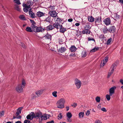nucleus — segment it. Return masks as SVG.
<instances>
[{
    "mask_svg": "<svg viewBox=\"0 0 123 123\" xmlns=\"http://www.w3.org/2000/svg\"><path fill=\"white\" fill-rule=\"evenodd\" d=\"M76 35L78 36H79L80 35H81L82 34V32L80 31H76Z\"/></svg>",
    "mask_w": 123,
    "mask_h": 123,
    "instance_id": "e433bc0d",
    "label": "nucleus"
},
{
    "mask_svg": "<svg viewBox=\"0 0 123 123\" xmlns=\"http://www.w3.org/2000/svg\"><path fill=\"white\" fill-rule=\"evenodd\" d=\"M58 117L60 119H61L62 118V113H60L58 115Z\"/></svg>",
    "mask_w": 123,
    "mask_h": 123,
    "instance_id": "5fc2aeb1",
    "label": "nucleus"
},
{
    "mask_svg": "<svg viewBox=\"0 0 123 123\" xmlns=\"http://www.w3.org/2000/svg\"><path fill=\"white\" fill-rule=\"evenodd\" d=\"M35 118L37 119H39L40 120L41 119L42 116V113L39 111H38L36 112L35 114Z\"/></svg>",
    "mask_w": 123,
    "mask_h": 123,
    "instance_id": "f03ea898",
    "label": "nucleus"
},
{
    "mask_svg": "<svg viewBox=\"0 0 123 123\" xmlns=\"http://www.w3.org/2000/svg\"><path fill=\"white\" fill-rule=\"evenodd\" d=\"M75 84L77 88L78 89L81 86V83L80 81L78 79L75 80Z\"/></svg>",
    "mask_w": 123,
    "mask_h": 123,
    "instance_id": "423d86ee",
    "label": "nucleus"
},
{
    "mask_svg": "<svg viewBox=\"0 0 123 123\" xmlns=\"http://www.w3.org/2000/svg\"><path fill=\"white\" fill-rule=\"evenodd\" d=\"M54 29V27L53 25H49V26L46 27V29L47 31L52 30Z\"/></svg>",
    "mask_w": 123,
    "mask_h": 123,
    "instance_id": "dca6fc26",
    "label": "nucleus"
},
{
    "mask_svg": "<svg viewBox=\"0 0 123 123\" xmlns=\"http://www.w3.org/2000/svg\"><path fill=\"white\" fill-rule=\"evenodd\" d=\"M49 14L51 16L55 17L57 16V13L55 11H50L49 12Z\"/></svg>",
    "mask_w": 123,
    "mask_h": 123,
    "instance_id": "39448f33",
    "label": "nucleus"
},
{
    "mask_svg": "<svg viewBox=\"0 0 123 123\" xmlns=\"http://www.w3.org/2000/svg\"><path fill=\"white\" fill-rule=\"evenodd\" d=\"M65 100L64 98H61L56 103L57 107L58 108H62L64 107V104Z\"/></svg>",
    "mask_w": 123,
    "mask_h": 123,
    "instance_id": "f257e3e1",
    "label": "nucleus"
},
{
    "mask_svg": "<svg viewBox=\"0 0 123 123\" xmlns=\"http://www.w3.org/2000/svg\"><path fill=\"white\" fill-rule=\"evenodd\" d=\"M21 45L22 47L23 48H25L26 46L25 45V44L23 43H21Z\"/></svg>",
    "mask_w": 123,
    "mask_h": 123,
    "instance_id": "4d7b16f0",
    "label": "nucleus"
},
{
    "mask_svg": "<svg viewBox=\"0 0 123 123\" xmlns=\"http://www.w3.org/2000/svg\"><path fill=\"white\" fill-rule=\"evenodd\" d=\"M115 16L114 17V18H115L116 19L118 20V19H119L121 18V16L118 15L117 13H115Z\"/></svg>",
    "mask_w": 123,
    "mask_h": 123,
    "instance_id": "c756f323",
    "label": "nucleus"
},
{
    "mask_svg": "<svg viewBox=\"0 0 123 123\" xmlns=\"http://www.w3.org/2000/svg\"><path fill=\"white\" fill-rule=\"evenodd\" d=\"M112 41V38H110L107 41V45L110 44L111 43V41Z\"/></svg>",
    "mask_w": 123,
    "mask_h": 123,
    "instance_id": "ea45409f",
    "label": "nucleus"
},
{
    "mask_svg": "<svg viewBox=\"0 0 123 123\" xmlns=\"http://www.w3.org/2000/svg\"><path fill=\"white\" fill-rule=\"evenodd\" d=\"M95 23L97 25L100 24L102 23V18L101 16H98L95 18Z\"/></svg>",
    "mask_w": 123,
    "mask_h": 123,
    "instance_id": "20e7f679",
    "label": "nucleus"
},
{
    "mask_svg": "<svg viewBox=\"0 0 123 123\" xmlns=\"http://www.w3.org/2000/svg\"><path fill=\"white\" fill-rule=\"evenodd\" d=\"M112 95H109L107 94L106 95V97L107 99L109 101L110 99V96H111Z\"/></svg>",
    "mask_w": 123,
    "mask_h": 123,
    "instance_id": "79ce46f5",
    "label": "nucleus"
},
{
    "mask_svg": "<svg viewBox=\"0 0 123 123\" xmlns=\"http://www.w3.org/2000/svg\"><path fill=\"white\" fill-rule=\"evenodd\" d=\"M95 123H102L99 120H96L95 122Z\"/></svg>",
    "mask_w": 123,
    "mask_h": 123,
    "instance_id": "e2e57ef3",
    "label": "nucleus"
},
{
    "mask_svg": "<svg viewBox=\"0 0 123 123\" xmlns=\"http://www.w3.org/2000/svg\"><path fill=\"white\" fill-rule=\"evenodd\" d=\"M26 118L27 119H30L32 120V117L29 114L26 117Z\"/></svg>",
    "mask_w": 123,
    "mask_h": 123,
    "instance_id": "603ef678",
    "label": "nucleus"
},
{
    "mask_svg": "<svg viewBox=\"0 0 123 123\" xmlns=\"http://www.w3.org/2000/svg\"><path fill=\"white\" fill-rule=\"evenodd\" d=\"M44 29L42 28L41 27H37L34 32H42L44 31Z\"/></svg>",
    "mask_w": 123,
    "mask_h": 123,
    "instance_id": "0eeeda50",
    "label": "nucleus"
},
{
    "mask_svg": "<svg viewBox=\"0 0 123 123\" xmlns=\"http://www.w3.org/2000/svg\"><path fill=\"white\" fill-rule=\"evenodd\" d=\"M116 31V28L113 25L111 26L108 29V31L111 33H113Z\"/></svg>",
    "mask_w": 123,
    "mask_h": 123,
    "instance_id": "6e6552de",
    "label": "nucleus"
},
{
    "mask_svg": "<svg viewBox=\"0 0 123 123\" xmlns=\"http://www.w3.org/2000/svg\"><path fill=\"white\" fill-rule=\"evenodd\" d=\"M31 8L29 9V14L32 18H34L36 17V16L34 13L31 11Z\"/></svg>",
    "mask_w": 123,
    "mask_h": 123,
    "instance_id": "1a4fd4ad",
    "label": "nucleus"
},
{
    "mask_svg": "<svg viewBox=\"0 0 123 123\" xmlns=\"http://www.w3.org/2000/svg\"><path fill=\"white\" fill-rule=\"evenodd\" d=\"M23 108V107H19L18 109L17 112L15 114L16 116H18L21 113L22 110Z\"/></svg>",
    "mask_w": 123,
    "mask_h": 123,
    "instance_id": "2eb2a0df",
    "label": "nucleus"
},
{
    "mask_svg": "<svg viewBox=\"0 0 123 123\" xmlns=\"http://www.w3.org/2000/svg\"><path fill=\"white\" fill-rule=\"evenodd\" d=\"M32 117V119L33 118H35V114L34 112H31L29 114Z\"/></svg>",
    "mask_w": 123,
    "mask_h": 123,
    "instance_id": "4c0bfd02",
    "label": "nucleus"
},
{
    "mask_svg": "<svg viewBox=\"0 0 123 123\" xmlns=\"http://www.w3.org/2000/svg\"><path fill=\"white\" fill-rule=\"evenodd\" d=\"M60 32L62 33H64L67 31L66 29L63 27L62 25V26L60 27Z\"/></svg>",
    "mask_w": 123,
    "mask_h": 123,
    "instance_id": "6ab92c4d",
    "label": "nucleus"
},
{
    "mask_svg": "<svg viewBox=\"0 0 123 123\" xmlns=\"http://www.w3.org/2000/svg\"><path fill=\"white\" fill-rule=\"evenodd\" d=\"M15 10L18 11H20V8L17 5H15Z\"/></svg>",
    "mask_w": 123,
    "mask_h": 123,
    "instance_id": "a19ab883",
    "label": "nucleus"
},
{
    "mask_svg": "<svg viewBox=\"0 0 123 123\" xmlns=\"http://www.w3.org/2000/svg\"><path fill=\"white\" fill-rule=\"evenodd\" d=\"M103 31L104 33H105L107 32L108 31V29L106 27H105L103 29Z\"/></svg>",
    "mask_w": 123,
    "mask_h": 123,
    "instance_id": "37998d69",
    "label": "nucleus"
},
{
    "mask_svg": "<svg viewBox=\"0 0 123 123\" xmlns=\"http://www.w3.org/2000/svg\"><path fill=\"white\" fill-rule=\"evenodd\" d=\"M105 62L106 63V62L108 61V58L107 57H105Z\"/></svg>",
    "mask_w": 123,
    "mask_h": 123,
    "instance_id": "052dcab7",
    "label": "nucleus"
},
{
    "mask_svg": "<svg viewBox=\"0 0 123 123\" xmlns=\"http://www.w3.org/2000/svg\"><path fill=\"white\" fill-rule=\"evenodd\" d=\"M57 92L56 91H54L53 92L52 94L53 96L55 97H57Z\"/></svg>",
    "mask_w": 123,
    "mask_h": 123,
    "instance_id": "49530a36",
    "label": "nucleus"
},
{
    "mask_svg": "<svg viewBox=\"0 0 123 123\" xmlns=\"http://www.w3.org/2000/svg\"><path fill=\"white\" fill-rule=\"evenodd\" d=\"M90 113V111L88 110L86 112V114L87 116H88Z\"/></svg>",
    "mask_w": 123,
    "mask_h": 123,
    "instance_id": "bf43d9fd",
    "label": "nucleus"
},
{
    "mask_svg": "<svg viewBox=\"0 0 123 123\" xmlns=\"http://www.w3.org/2000/svg\"><path fill=\"white\" fill-rule=\"evenodd\" d=\"M13 1L18 5L20 4H21L19 0H13Z\"/></svg>",
    "mask_w": 123,
    "mask_h": 123,
    "instance_id": "a18cd8bd",
    "label": "nucleus"
},
{
    "mask_svg": "<svg viewBox=\"0 0 123 123\" xmlns=\"http://www.w3.org/2000/svg\"><path fill=\"white\" fill-rule=\"evenodd\" d=\"M36 24H32L31 25V27L33 31H35V30L36 29L37 26L36 25Z\"/></svg>",
    "mask_w": 123,
    "mask_h": 123,
    "instance_id": "bb28decb",
    "label": "nucleus"
},
{
    "mask_svg": "<svg viewBox=\"0 0 123 123\" xmlns=\"http://www.w3.org/2000/svg\"><path fill=\"white\" fill-rule=\"evenodd\" d=\"M88 41H93L92 44H95V41L94 39L93 38H90L89 37L88 38Z\"/></svg>",
    "mask_w": 123,
    "mask_h": 123,
    "instance_id": "c85d7f7f",
    "label": "nucleus"
},
{
    "mask_svg": "<svg viewBox=\"0 0 123 123\" xmlns=\"http://www.w3.org/2000/svg\"><path fill=\"white\" fill-rule=\"evenodd\" d=\"M76 48L74 45L71 46L70 48V51L72 52H74L76 50Z\"/></svg>",
    "mask_w": 123,
    "mask_h": 123,
    "instance_id": "4be33fe9",
    "label": "nucleus"
},
{
    "mask_svg": "<svg viewBox=\"0 0 123 123\" xmlns=\"http://www.w3.org/2000/svg\"><path fill=\"white\" fill-rule=\"evenodd\" d=\"M117 63V62H116L115 63H114L112 65V66L111 68L112 69L111 70V71L114 72V69H116V67H117L116 63Z\"/></svg>",
    "mask_w": 123,
    "mask_h": 123,
    "instance_id": "a211bd4d",
    "label": "nucleus"
},
{
    "mask_svg": "<svg viewBox=\"0 0 123 123\" xmlns=\"http://www.w3.org/2000/svg\"><path fill=\"white\" fill-rule=\"evenodd\" d=\"M26 84L25 81L24 80H23L22 82V86L23 88H24Z\"/></svg>",
    "mask_w": 123,
    "mask_h": 123,
    "instance_id": "72a5a7b5",
    "label": "nucleus"
},
{
    "mask_svg": "<svg viewBox=\"0 0 123 123\" xmlns=\"http://www.w3.org/2000/svg\"><path fill=\"white\" fill-rule=\"evenodd\" d=\"M100 98L99 97H97L95 98V100L97 102H99L100 101Z\"/></svg>",
    "mask_w": 123,
    "mask_h": 123,
    "instance_id": "c03bdc74",
    "label": "nucleus"
},
{
    "mask_svg": "<svg viewBox=\"0 0 123 123\" xmlns=\"http://www.w3.org/2000/svg\"><path fill=\"white\" fill-rule=\"evenodd\" d=\"M44 37L46 39L49 40L50 41L51 40V36L49 34H48V33L44 36Z\"/></svg>",
    "mask_w": 123,
    "mask_h": 123,
    "instance_id": "aec40b11",
    "label": "nucleus"
},
{
    "mask_svg": "<svg viewBox=\"0 0 123 123\" xmlns=\"http://www.w3.org/2000/svg\"><path fill=\"white\" fill-rule=\"evenodd\" d=\"M99 48L98 47H95L93 49H91L90 51L91 52H95L98 50L99 49Z\"/></svg>",
    "mask_w": 123,
    "mask_h": 123,
    "instance_id": "a878e982",
    "label": "nucleus"
},
{
    "mask_svg": "<svg viewBox=\"0 0 123 123\" xmlns=\"http://www.w3.org/2000/svg\"><path fill=\"white\" fill-rule=\"evenodd\" d=\"M106 63L105 62V60H104L103 61H102L100 64V66H103Z\"/></svg>",
    "mask_w": 123,
    "mask_h": 123,
    "instance_id": "de8ad7c7",
    "label": "nucleus"
},
{
    "mask_svg": "<svg viewBox=\"0 0 123 123\" xmlns=\"http://www.w3.org/2000/svg\"><path fill=\"white\" fill-rule=\"evenodd\" d=\"M26 31L29 32H33V31L32 30L31 27L28 26L26 28Z\"/></svg>",
    "mask_w": 123,
    "mask_h": 123,
    "instance_id": "393cba45",
    "label": "nucleus"
},
{
    "mask_svg": "<svg viewBox=\"0 0 123 123\" xmlns=\"http://www.w3.org/2000/svg\"><path fill=\"white\" fill-rule=\"evenodd\" d=\"M95 18H94L92 16H91L90 17H89L88 20L90 22H93L94 21Z\"/></svg>",
    "mask_w": 123,
    "mask_h": 123,
    "instance_id": "cd10ccee",
    "label": "nucleus"
},
{
    "mask_svg": "<svg viewBox=\"0 0 123 123\" xmlns=\"http://www.w3.org/2000/svg\"><path fill=\"white\" fill-rule=\"evenodd\" d=\"M24 123H31L29 121L26 120L24 121Z\"/></svg>",
    "mask_w": 123,
    "mask_h": 123,
    "instance_id": "6e6d98bb",
    "label": "nucleus"
},
{
    "mask_svg": "<svg viewBox=\"0 0 123 123\" xmlns=\"http://www.w3.org/2000/svg\"><path fill=\"white\" fill-rule=\"evenodd\" d=\"M43 92V90H41L36 92L35 93L38 96H39Z\"/></svg>",
    "mask_w": 123,
    "mask_h": 123,
    "instance_id": "b1692460",
    "label": "nucleus"
},
{
    "mask_svg": "<svg viewBox=\"0 0 123 123\" xmlns=\"http://www.w3.org/2000/svg\"><path fill=\"white\" fill-rule=\"evenodd\" d=\"M45 14V13L39 11L37 12L36 15L38 17L40 18L44 16Z\"/></svg>",
    "mask_w": 123,
    "mask_h": 123,
    "instance_id": "ddd939ff",
    "label": "nucleus"
},
{
    "mask_svg": "<svg viewBox=\"0 0 123 123\" xmlns=\"http://www.w3.org/2000/svg\"><path fill=\"white\" fill-rule=\"evenodd\" d=\"M32 1L30 0H28L26 4H23V6L24 7L31 8L30 6L32 5Z\"/></svg>",
    "mask_w": 123,
    "mask_h": 123,
    "instance_id": "7ed1b4c3",
    "label": "nucleus"
},
{
    "mask_svg": "<svg viewBox=\"0 0 123 123\" xmlns=\"http://www.w3.org/2000/svg\"><path fill=\"white\" fill-rule=\"evenodd\" d=\"M116 88V87L114 86L111 88L109 89V94L111 95H112L115 92V90Z\"/></svg>",
    "mask_w": 123,
    "mask_h": 123,
    "instance_id": "9b49d317",
    "label": "nucleus"
},
{
    "mask_svg": "<svg viewBox=\"0 0 123 123\" xmlns=\"http://www.w3.org/2000/svg\"><path fill=\"white\" fill-rule=\"evenodd\" d=\"M55 6H50L49 7V10L50 11H54V10L55 9Z\"/></svg>",
    "mask_w": 123,
    "mask_h": 123,
    "instance_id": "f704fd0d",
    "label": "nucleus"
},
{
    "mask_svg": "<svg viewBox=\"0 0 123 123\" xmlns=\"http://www.w3.org/2000/svg\"><path fill=\"white\" fill-rule=\"evenodd\" d=\"M101 110L104 111L106 112L107 111V110L104 107H103L101 108Z\"/></svg>",
    "mask_w": 123,
    "mask_h": 123,
    "instance_id": "13d9d810",
    "label": "nucleus"
},
{
    "mask_svg": "<svg viewBox=\"0 0 123 123\" xmlns=\"http://www.w3.org/2000/svg\"><path fill=\"white\" fill-rule=\"evenodd\" d=\"M73 20V19L72 18H70L68 20V22H72Z\"/></svg>",
    "mask_w": 123,
    "mask_h": 123,
    "instance_id": "774afa93",
    "label": "nucleus"
},
{
    "mask_svg": "<svg viewBox=\"0 0 123 123\" xmlns=\"http://www.w3.org/2000/svg\"><path fill=\"white\" fill-rule=\"evenodd\" d=\"M113 72H113V71H111L110 72H109L108 73V76H107V77L108 78H109L110 77V76L111 75V74L113 73Z\"/></svg>",
    "mask_w": 123,
    "mask_h": 123,
    "instance_id": "3c124183",
    "label": "nucleus"
},
{
    "mask_svg": "<svg viewBox=\"0 0 123 123\" xmlns=\"http://www.w3.org/2000/svg\"><path fill=\"white\" fill-rule=\"evenodd\" d=\"M53 25L54 29L56 28L57 30L60 29V27L62 25L60 24L58 22L57 23L55 22V23H54Z\"/></svg>",
    "mask_w": 123,
    "mask_h": 123,
    "instance_id": "f8f14e48",
    "label": "nucleus"
},
{
    "mask_svg": "<svg viewBox=\"0 0 123 123\" xmlns=\"http://www.w3.org/2000/svg\"><path fill=\"white\" fill-rule=\"evenodd\" d=\"M42 117H42L41 119L40 120H39V122L40 123H42V121L43 120H46L47 119V116H43V115L42 116Z\"/></svg>",
    "mask_w": 123,
    "mask_h": 123,
    "instance_id": "5701e85b",
    "label": "nucleus"
},
{
    "mask_svg": "<svg viewBox=\"0 0 123 123\" xmlns=\"http://www.w3.org/2000/svg\"><path fill=\"white\" fill-rule=\"evenodd\" d=\"M19 18L21 20H26V18L25 17L24 15H20L19 16Z\"/></svg>",
    "mask_w": 123,
    "mask_h": 123,
    "instance_id": "7c9ffc66",
    "label": "nucleus"
},
{
    "mask_svg": "<svg viewBox=\"0 0 123 123\" xmlns=\"http://www.w3.org/2000/svg\"><path fill=\"white\" fill-rule=\"evenodd\" d=\"M30 8H27V7H25V8L23 9L24 11L26 12H27L28 11V9Z\"/></svg>",
    "mask_w": 123,
    "mask_h": 123,
    "instance_id": "09e8293b",
    "label": "nucleus"
},
{
    "mask_svg": "<svg viewBox=\"0 0 123 123\" xmlns=\"http://www.w3.org/2000/svg\"><path fill=\"white\" fill-rule=\"evenodd\" d=\"M4 113V111H2L1 112H0V117L3 116Z\"/></svg>",
    "mask_w": 123,
    "mask_h": 123,
    "instance_id": "864d4df0",
    "label": "nucleus"
},
{
    "mask_svg": "<svg viewBox=\"0 0 123 123\" xmlns=\"http://www.w3.org/2000/svg\"><path fill=\"white\" fill-rule=\"evenodd\" d=\"M57 18L56 20V21H59V22L60 23L62 21L61 19L59 17H58V16H57Z\"/></svg>",
    "mask_w": 123,
    "mask_h": 123,
    "instance_id": "8fccbe9b",
    "label": "nucleus"
},
{
    "mask_svg": "<svg viewBox=\"0 0 123 123\" xmlns=\"http://www.w3.org/2000/svg\"><path fill=\"white\" fill-rule=\"evenodd\" d=\"M66 49L65 47H61V48L58 50V51L60 53H62L65 52Z\"/></svg>",
    "mask_w": 123,
    "mask_h": 123,
    "instance_id": "f3484780",
    "label": "nucleus"
},
{
    "mask_svg": "<svg viewBox=\"0 0 123 123\" xmlns=\"http://www.w3.org/2000/svg\"><path fill=\"white\" fill-rule=\"evenodd\" d=\"M79 115L80 118L83 117L84 115V113L83 112H81L79 113Z\"/></svg>",
    "mask_w": 123,
    "mask_h": 123,
    "instance_id": "473e14b6",
    "label": "nucleus"
},
{
    "mask_svg": "<svg viewBox=\"0 0 123 123\" xmlns=\"http://www.w3.org/2000/svg\"><path fill=\"white\" fill-rule=\"evenodd\" d=\"M86 52L85 51L82 52L81 53V56L82 57H85L86 56Z\"/></svg>",
    "mask_w": 123,
    "mask_h": 123,
    "instance_id": "58836bf2",
    "label": "nucleus"
},
{
    "mask_svg": "<svg viewBox=\"0 0 123 123\" xmlns=\"http://www.w3.org/2000/svg\"><path fill=\"white\" fill-rule=\"evenodd\" d=\"M90 32L91 31L90 30L86 29H85V30H83L82 31V33L83 34H90Z\"/></svg>",
    "mask_w": 123,
    "mask_h": 123,
    "instance_id": "412c9836",
    "label": "nucleus"
},
{
    "mask_svg": "<svg viewBox=\"0 0 123 123\" xmlns=\"http://www.w3.org/2000/svg\"><path fill=\"white\" fill-rule=\"evenodd\" d=\"M104 22L106 25H108L111 23V20L110 18H108L105 19Z\"/></svg>",
    "mask_w": 123,
    "mask_h": 123,
    "instance_id": "4468645a",
    "label": "nucleus"
},
{
    "mask_svg": "<svg viewBox=\"0 0 123 123\" xmlns=\"http://www.w3.org/2000/svg\"><path fill=\"white\" fill-rule=\"evenodd\" d=\"M49 17H48L45 19V21L46 22H50V20H49Z\"/></svg>",
    "mask_w": 123,
    "mask_h": 123,
    "instance_id": "69168bd1",
    "label": "nucleus"
},
{
    "mask_svg": "<svg viewBox=\"0 0 123 123\" xmlns=\"http://www.w3.org/2000/svg\"><path fill=\"white\" fill-rule=\"evenodd\" d=\"M67 116L68 118H70L71 117L72 115L70 112H68L67 113Z\"/></svg>",
    "mask_w": 123,
    "mask_h": 123,
    "instance_id": "2f4dec72",
    "label": "nucleus"
},
{
    "mask_svg": "<svg viewBox=\"0 0 123 123\" xmlns=\"http://www.w3.org/2000/svg\"><path fill=\"white\" fill-rule=\"evenodd\" d=\"M91 27L89 24H87L86 25V26L85 27V29L88 30L90 29Z\"/></svg>",
    "mask_w": 123,
    "mask_h": 123,
    "instance_id": "c9c22d12",
    "label": "nucleus"
},
{
    "mask_svg": "<svg viewBox=\"0 0 123 123\" xmlns=\"http://www.w3.org/2000/svg\"><path fill=\"white\" fill-rule=\"evenodd\" d=\"M36 97V96H35L34 94H32V95L31 98L32 99H33Z\"/></svg>",
    "mask_w": 123,
    "mask_h": 123,
    "instance_id": "338daca9",
    "label": "nucleus"
},
{
    "mask_svg": "<svg viewBox=\"0 0 123 123\" xmlns=\"http://www.w3.org/2000/svg\"><path fill=\"white\" fill-rule=\"evenodd\" d=\"M23 88L21 84L18 85L16 88V90L18 92H22Z\"/></svg>",
    "mask_w": 123,
    "mask_h": 123,
    "instance_id": "9d476101",
    "label": "nucleus"
},
{
    "mask_svg": "<svg viewBox=\"0 0 123 123\" xmlns=\"http://www.w3.org/2000/svg\"><path fill=\"white\" fill-rule=\"evenodd\" d=\"M76 105L77 104L75 103H74L71 105V106L74 108L75 107Z\"/></svg>",
    "mask_w": 123,
    "mask_h": 123,
    "instance_id": "680f3d73",
    "label": "nucleus"
},
{
    "mask_svg": "<svg viewBox=\"0 0 123 123\" xmlns=\"http://www.w3.org/2000/svg\"><path fill=\"white\" fill-rule=\"evenodd\" d=\"M30 21L31 23H32V24H36V23L33 20H32V19H30Z\"/></svg>",
    "mask_w": 123,
    "mask_h": 123,
    "instance_id": "0e129e2a",
    "label": "nucleus"
}]
</instances>
